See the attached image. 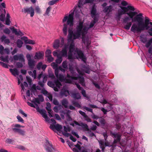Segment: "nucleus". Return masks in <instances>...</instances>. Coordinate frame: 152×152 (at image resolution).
I'll return each mask as SVG.
<instances>
[{
  "label": "nucleus",
  "instance_id": "obj_14",
  "mask_svg": "<svg viewBox=\"0 0 152 152\" xmlns=\"http://www.w3.org/2000/svg\"><path fill=\"white\" fill-rule=\"evenodd\" d=\"M129 20H130V18L127 16L125 17L123 19V22L124 23H127L124 26V28L127 30H129L132 25V23L131 22L127 23V22Z\"/></svg>",
  "mask_w": 152,
  "mask_h": 152
},
{
  "label": "nucleus",
  "instance_id": "obj_13",
  "mask_svg": "<svg viewBox=\"0 0 152 152\" xmlns=\"http://www.w3.org/2000/svg\"><path fill=\"white\" fill-rule=\"evenodd\" d=\"M96 8L97 6L95 4H93L91 8V15L92 18H97L96 17L97 14Z\"/></svg>",
  "mask_w": 152,
  "mask_h": 152
},
{
  "label": "nucleus",
  "instance_id": "obj_18",
  "mask_svg": "<svg viewBox=\"0 0 152 152\" xmlns=\"http://www.w3.org/2000/svg\"><path fill=\"white\" fill-rule=\"evenodd\" d=\"M67 88L66 87H64L61 90L60 92V95L62 96H67L68 95H69Z\"/></svg>",
  "mask_w": 152,
  "mask_h": 152
},
{
  "label": "nucleus",
  "instance_id": "obj_40",
  "mask_svg": "<svg viewBox=\"0 0 152 152\" xmlns=\"http://www.w3.org/2000/svg\"><path fill=\"white\" fill-rule=\"evenodd\" d=\"M152 43V38L149 40L146 44L145 46L147 48H148Z\"/></svg>",
  "mask_w": 152,
  "mask_h": 152
},
{
  "label": "nucleus",
  "instance_id": "obj_53",
  "mask_svg": "<svg viewBox=\"0 0 152 152\" xmlns=\"http://www.w3.org/2000/svg\"><path fill=\"white\" fill-rule=\"evenodd\" d=\"M86 150V149H79V150L77 149L74 148L73 149V151L74 152H82L83 150Z\"/></svg>",
  "mask_w": 152,
  "mask_h": 152
},
{
  "label": "nucleus",
  "instance_id": "obj_59",
  "mask_svg": "<svg viewBox=\"0 0 152 152\" xmlns=\"http://www.w3.org/2000/svg\"><path fill=\"white\" fill-rule=\"evenodd\" d=\"M4 48L2 45L0 46V54L3 55L4 54Z\"/></svg>",
  "mask_w": 152,
  "mask_h": 152
},
{
  "label": "nucleus",
  "instance_id": "obj_11",
  "mask_svg": "<svg viewBox=\"0 0 152 152\" xmlns=\"http://www.w3.org/2000/svg\"><path fill=\"white\" fill-rule=\"evenodd\" d=\"M47 152H54L56 150L54 148L52 144L48 140H46V143L45 147Z\"/></svg>",
  "mask_w": 152,
  "mask_h": 152
},
{
  "label": "nucleus",
  "instance_id": "obj_7",
  "mask_svg": "<svg viewBox=\"0 0 152 152\" xmlns=\"http://www.w3.org/2000/svg\"><path fill=\"white\" fill-rule=\"evenodd\" d=\"M24 126L20 125L18 124H15L12 125V131L18 133L22 136L25 135V132L20 129L21 127L23 128Z\"/></svg>",
  "mask_w": 152,
  "mask_h": 152
},
{
  "label": "nucleus",
  "instance_id": "obj_62",
  "mask_svg": "<svg viewBox=\"0 0 152 152\" xmlns=\"http://www.w3.org/2000/svg\"><path fill=\"white\" fill-rule=\"evenodd\" d=\"M70 139L74 142H75L76 141V139L72 135L70 134L69 135Z\"/></svg>",
  "mask_w": 152,
  "mask_h": 152
},
{
  "label": "nucleus",
  "instance_id": "obj_20",
  "mask_svg": "<svg viewBox=\"0 0 152 152\" xmlns=\"http://www.w3.org/2000/svg\"><path fill=\"white\" fill-rule=\"evenodd\" d=\"M64 132H62L63 135L66 137H69L70 134L69 133H67L68 132H69L70 131L71 129L69 127H66L65 126H64Z\"/></svg>",
  "mask_w": 152,
  "mask_h": 152
},
{
  "label": "nucleus",
  "instance_id": "obj_19",
  "mask_svg": "<svg viewBox=\"0 0 152 152\" xmlns=\"http://www.w3.org/2000/svg\"><path fill=\"white\" fill-rule=\"evenodd\" d=\"M69 95L75 99H79L81 97L80 94L79 93H76L72 92H70Z\"/></svg>",
  "mask_w": 152,
  "mask_h": 152
},
{
  "label": "nucleus",
  "instance_id": "obj_49",
  "mask_svg": "<svg viewBox=\"0 0 152 152\" xmlns=\"http://www.w3.org/2000/svg\"><path fill=\"white\" fill-rule=\"evenodd\" d=\"M84 118L85 120L87 121L88 122H91V119L89 118L86 115L84 117Z\"/></svg>",
  "mask_w": 152,
  "mask_h": 152
},
{
  "label": "nucleus",
  "instance_id": "obj_56",
  "mask_svg": "<svg viewBox=\"0 0 152 152\" xmlns=\"http://www.w3.org/2000/svg\"><path fill=\"white\" fill-rule=\"evenodd\" d=\"M51 52L50 50H47L45 53L46 54V56H50L51 55Z\"/></svg>",
  "mask_w": 152,
  "mask_h": 152
},
{
  "label": "nucleus",
  "instance_id": "obj_58",
  "mask_svg": "<svg viewBox=\"0 0 152 152\" xmlns=\"http://www.w3.org/2000/svg\"><path fill=\"white\" fill-rule=\"evenodd\" d=\"M53 103L54 104L57 105H58L59 103V102L56 99H53Z\"/></svg>",
  "mask_w": 152,
  "mask_h": 152
},
{
  "label": "nucleus",
  "instance_id": "obj_38",
  "mask_svg": "<svg viewBox=\"0 0 152 152\" xmlns=\"http://www.w3.org/2000/svg\"><path fill=\"white\" fill-rule=\"evenodd\" d=\"M72 104L76 107L79 108H80L81 107L80 105L77 102L73 101H72Z\"/></svg>",
  "mask_w": 152,
  "mask_h": 152
},
{
  "label": "nucleus",
  "instance_id": "obj_43",
  "mask_svg": "<svg viewBox=\"0 0 152 152\" xmlns=\"http://www.w3.org/2000/svg\"><path fill=\"white\" fill-rule=\"evenodd\" d=\"M17 118L18 120V122H21L22 123H24V121L23 118L19 115H18L17 116Z\"/></svg>",
  "mask_w": 152,
  "mask_h": 152
},
{
  "label": "nucleus",
  "instance_id": "obj_47",
  "mask_svg": "<svg viewBox=\"0 0 152 152\" xmlns=\"http://www.w3.org/2000/svg\"><path fill=\"white\" fill-rule=\"evenodd\" d=\"M48 85L49 86H50L52 88L54 87L55 86V84L51 81H49L48 82Z\"/></svg>",
  "mask_w": 152,
  "mask_h": 152
},
{
  "label": "nucleus",
  "instance_id": "obj_2",
  "mask_svg": "<svg viewBox=\"0 0 152 152\" xmlns=\"http://www.w3.org/2000/svg\"><path fill=\"white\" fill-rule=\"evenodd\" d=\"M59 70L63 72H65V70L61 66H59L58 69H56L55 70V75L56 77L61 81L67 83H72L74 80H77L79 81L80 83L83 86L85 85L84 78L83 76V75L85 72L89 73L90 72L89 69L87 68L82 69L81 71L77 69V71L79 75H77V76H73L72 75L70 76L68 74H67L66 77L65 76L61 74H58Z\"/></svg>",
  "mask_w": 152,
  "mask_h": 152
},
{
  "label": "nucleus",
  "instance_id": "obj_27",
  "mask_svg": "<svg viewBox=\"0 0 152 152\" xmlns=\"http://www.w3.org/2000/svg\"><path fill=\"white\" fill-rule=\"evenodd\" d=\"M61 103L62 105L64 106L65 108H67L68 102L66 99H63L61 101Z\"/></svg>",
  "mask_w": 152,
  "mask_h": 152
},
{
  "label": "nucleus",
  "instance_id": "obj_33",
  "mask_svg": "<svg viewBox=\"0 0 152 152\" xmlns=\"http://www.w3.org/2000/svg\"><path fill=\"white\" fill-rule=\"evenodd\" d=\"M24 42L26 44H30L34 45L35 43V41L30 39H25L24 40Z\"/></svg>",
  "mask_w": 152,
  "mask_h": 152
},
{
  "label": "nucleus",
  "instance_id": "obj_42",
  "mask_svg": "<svg viewBox=\"0 0 152 152\" xmlns=\"http://www.w3.org/2000/svg\"><path fill=\"white\" fill-rule=\"evenodd\" d=\"M55 84L56 87L58 88H60L62 86V85L60 82L58 81H56L55 82Z\"/></svg>",
  "mask_w": 152,
  "mask_h": 152
},
{
  "label": "nucleus",
  "instance_id": "obj_45",
  "mask_svg": "<svg viewBox=\"0 0 152 152\" xmlns=\"http://www.w3.org/2000/svg\"><path fill=\"white\" fill-rule=\"evenodd\" d=\"M47 106L46 107V110H47V111L49 110H51V105L50 104L49 102H48L47 103Z\"/></svg>",
  "mask_w": 152,
  "mask_h": 152
},
{
  "label": "nucleus",
  "instance_id": "obj_36",
  "mask_svg": "<svg viewBox=\"0 0 152 152\" xmlns=\"http://www.w3.org/2000/svg\"><path fill=\"white\" fill-rule=\"evenodd\" d=\"M51 7L49 6L48 8L47 9L46 12L45 14H44V16L45 15H48L49 16V13L50 12V11L51 10Z\"/></svg>",
  "mask_w": 152,
  "mask_h": 152
},
{
  "label": "nucleus",
  "instance_id": "obj_52",
  "mask_svg": "<svg viewBox=\"0 0 152 152\" xmlns=\"http://www.w3.org/2000/svg\"><path fill=\"white\" fill-rule=\"evenodd\" d=\"M51 66H52L53 68L54 69H58L57 68L58 66V65L57 64L54 62H53L51 64Z\"/></svg>",
  "mask_w": 152,
  "mask_h": 152
},
{
  "label": "nucleus",
  "instance_id": "obj_3",
  "mask_svg": "<svg viewBox=\"0 0 152 152\" xmlns=\"http://www.w3.org/2000/svg\"><path fill=\"white\" fill-rule=\"evenodd\" d=\"M150 24L152 26V22H150L149 19L147 17L145 18V23L142 24L138 25L136 23L133 24L131 28V31L134 33L141 32L145 30H148L150 28Z\"/></svg>",
  "mask_w": 152,
  "mask_h": 152
},
{
  "label": "nucleus",
  "instance_id": "obj_26",
  "mask_svg": "<svg viewBox=\"0 0 152 152\" xmlns=\"http://www.w3.org/2000/svg\"><path fill=\"white\" fill-rule=\"evenodd\" d=\"M10 71L12 75L15 76L18 75H19V72L16 68L14 69H10Z\"/></svg>",
  "mask_w": 152,
  "mask_h": 152
},
{
  "label": "nucleus",
  "instance_id": "obj_29",
  "mask_svg": "<svg viewBox=\"0 0 152 152\" xmlns=\"http://www.w3.org/2000/svg\"><path fill=\"white\" fill-rule=\"evenodd\" d=\"M99 144H100V148L102 149V151H103L105 148V146H107L106 143L104 144V142L102 140L99 141Z\"/></svg>",
  "mask_w": 152,
  "mask_h": 152
},
{
  "label": "nucleus",
  "instance_id": "obj_50",
  "mask_svg": "<svg viewBox=\"0 0 152 152\" xmlns=\"http://www.w3.org/2000/svg\"><path fill=\"white\" fill-rule=\"evenodd\" d=\"M53 53L54 56H57V57H58V56H60L61 55V52L59 53H58L57 52L54 51L53 52Z\"/></svg>",
  "mask_w": 152,
  "mask_h": 152
},
{
  "label": "nucleus",
  "instance_id": "obj_12",
  "mask_svg": "<svg viewBox=\"0 0 152 152\" xmlns=\"http://www.w3.org/2000/svg\"><path fill=\"white\" fill-rule=\"evenodd\" d=\"M22 11L24 12V13L30 14L31 17H33L34 14V9L32 7L24 8L22 10Z\"/></svg>",
  "mask_w": 152,
  "mask_h": 152
},
{
  "label": "nucleus",
  "instance_id": "obj_6",
  "mask_svg": "<svg viewBox=\"0 0 152 152\" xmlns=\"http://www.w3.org/2000/svg\"><path fill=\"white\" fill-rule=\"evenodd\" d=\"M69 47L68 45H64L63 50L61 52V55L58 56L57 59L56 60V62L57 64H60L62 62L63 59L62 56L66 57L67 56V49Z\"/></svg>",
  "mask_w": 152,
  "mask_h": 152
},
{
  "label": "nucleus",
  "instance_id": "obj_5",
  "mask_svg": "<svg viewBox=\"0 0 152 152\" xmlns=\"http://www.w3.org/2000/svg\"><path fill=\"white\" fill-rule=\"evenodd\" d=\"M114 5V4H113L112 5H110L107 6V3L105 2L101 5L102 7L103 12L105 13L106 15L109 16L112 13V12L115 10L113 6Z\"/></svg>",
  "mask_w": 152,
  "mask_h": 152
},
{
  "label": "nucleus",
  "instance_id": "obj_37",
  "mask_svg": "<svg viewBox=\"0 0 152 152\" xmlns=\"http://www.w3.org/2000/svg\"><path fill=\"white\" fill-rule=\"evenodd\" d=\"M55 129L58 131H60L62 128V126L58 124H57L55 125Z\"/></svg>",
  "mask_w": 152,
  "mask_h": 152
},
{
  "label": "nucleus",
  "instance_id": "obj_1",
  "mask_svg": "<svg viewBox=\"0 0 152 152\" xmlns=\"http://www.w3.org/2000/svg\"><path fill=\"white\" fill-rule=\"evenodd\" d=\"M74 12L69 14L68 16H65L62 20L63 23V31L65 35L67 34V28L69 29L68 34V42H71L69 47L68 58L73 60L75 57L80 58L84 62H86V58L83 52L78 48H75L74 41L73 39H78L82 37L83 42L86 46L87 49L91 44V41L88 38H85L86 35L87 33L89 28L93 27L97 21V18H93V20L91 21L89 27L84 25L83 22L80 21L77 24L75 28L73 31L72 28L73 25Z\"/></svg>",
  "mask_w": 152,
  "mask_h": 152
},
{
  "label": "nucleus",
  "instance_id": "obj_22",
  "mask_svg": "<svg viewBox=\"0 0 152 152\" xmlns=\"http://www.w3.org/2000/svg\"><path fill=\"white\" fill-rule=\"evenodd\" d=\"M43 56V53L40 52L36 53L34 56V58L35 59H42Z\"/></svg>",
  "mask_w": 152,
  "mask_h": 152
},
{
  "label": "nucleus",
  "instance_id": "obj_44",
  "mask_svg": "<svg viewBox=\"0 0 152 152\" xmlns=\"http://www.w3.org/2000/svg\"><path fill=\"white\" fill-rule=\"evenodd\" d=\"M59 0H53L50 1L48 2V4L50 5H53L56 3Z\"/></svg>",
  "mask_w": 152,
  "mask_h": 152
},
{
  "label": "nucleus",
  "instance_id": "obj_51",
  "mask_svg": "<svg viewBox=\"0 0 152 152\" xmlns=\"http://www.w3.org/2000/svg\"><path fill=\"white\" fill-rule=\"evenodd\" d=\"M7 57L4 58L3 56H1L0 57V60L3 61H6L7 60Z\"/></svg>",
  "mask_w": 152,
  "mask_h": 152
},
{
  "label": "nucleus",
  "instance_id": "obj_63",
  "mask_svg": "<svg viewBox=\"0 0 152 152\" xmlns=\"http://www.w3.org/2000/svg\"><path fill=\"white\" fill-rule=\"evenodd\" d=\"M0 64L2 66L5 68H8V65L2 62H0Z\"/></svg>",
  "mask_w": 152,
  "mask_h": 152
},
{
  "label": "nucleus",
  "instance_id": "obj_24",
  "mask_svg": "<svg viewBox=\"0 0 152 152\" xmlns=\"http://www.w3.org/2000/svg\"><path fill=\"white\" fill-rule=\"evenodd\" d=\"M1 41L2 42H4L5 44H8L10 43L9 39L7 38L4 35L2 36L0 38Z\"/></svg>",
  "mask_w": 152,
  "mask_h": 152
},
{
  "label": "nucleus",
  "instance_id": "obj_48",
  "mask_svg": "<svg viewBox=\"0 0 152 152\" xmlns=\"http://www.w3.org/2000/svg\"><path fill=\"white\" fill-rule=\"evenodd\" d=\"M35 10L36 12L38 14H40L41 13V11L39 7L37 6L35 7Z\"/></svg>",
  "mask_w": 152,
  "mask_h": 152
},
{
  "label": "nucleus",
  "instance_id": "obj_55",
  "mask_svg": "<svg viewBox=\"0 0 152 152\" xmlns=\"http://www.w3.org/2000/svg\"><path fill=\"white\" fill-rule=\"evenodd\" d=\"M41 93L46 96H47L49 94L47 91L44 89L42 90Z\"/></svg>",
  "mask_w": 152,
  "mask_h": 152
},
{
  "label": "nucleus",
  "instance_id": "obj_8",
  "mask_svg": "<svg viewBox=\"0 0 152 152\" xmlns=\"http://www.w3.org/2000/svg\"><path fill=\"white\" fill-rule=\"evenodd\" d=\"M68 65H69V69L70 72L71 73L73 76H77L75 74V73L74 72L73 70V65L72 63L70 64L68 63V62L66 61H64L62 63V67L65 69H67L68 68Z\"/></svg>",
  "mask_w": 152,
  "mask_h": 152
},
{
  "label": "nucleus",
  "instance_id": "obj_30",
  "mask_svg": "<svg viewBox=\"0 0 152 152\" xmlns=\"http://www.w3.org/2000/svg\"><path fill=\"white\" fill-rule=\"evenodd\" d=\"M80 126L84 129L86 131H89L90 130L88 128V126L86 124L83 123H81Z\"/></svg>",
  "mask_w": 152,
  "mask_h": 152
},
{
  "label": "nucleus",
  "instance_id": "obj_31",
  "mask_svg": "<svg viewBox=\"0 0 152 152\" xmlns=\"http://www.w3.org/2000/svg\"><path fill=\"white\" fill-rule=\"evenodd\" d=\"M28 64L29 66L31 68L34 67V61L33 59L28 61Z\"/></svg>",
  "mask_w": 152,
  "mask_h": 152
},
{
  "label": "nucleus",
  "instance_id": "obj_17",
  "mask_svg": "<svg viewBox=\"0 0 152 152\" xmlns=\"http://www.w3.org/2000/svg\"><path fill=\"white\" fill-rule=\"evenodd\" d=\"M37 108V111L41 114L43 118H44L46 121H48V118L47 115L46 114V111L45 110L40 109L39 108H38V107Z\"/></svg>",
  "mask_w": 152,
  "mask_h": 152
},
{
  "label": "nucleus",
  "instance_id": "obj_39",
  "mask_svg": "<svg viewBox=\"0 0 152 152\" xmlns=\"http://www.w3.org/2000/svg\"><path fill=\"white\" fill-rule=\"evenodd\" d=\"M32 102H33L34 104H40V101L38 98H35L32 101Z\"/></svg>",
  "mask_w": 152,
  "mask_h": 152
},
{
  "label": "nucleus",
  "instance_id": "obj_35",
  "mask_svg": "<svg viewBox=\"0 0 152 152\" xmlns=\"http://www.w3.org/2000/svg\"><path fill=\"white\" fill-rule=\"evenodd\" d=\"M23 42L20 39H18L17 41V46L19 48H20L23 44Z\"/></svg>",
  "mask_w": 152,
  "mask_h": 152
},
{
  "label": "nucleus",
  "instance_id": "obj_16",
  "mask_svg": "<svg viewBox=\"0 0 152 152\" xmlns=\"http://www.w3.org/2000/svg\"><path fill=\"white\" fill-rule=\"evenodd\" d=\"M143 20V16L142 14V13H139L137 15L135 18L134 20L132 19V21L134 22L135 21H137L139 24H142L140 23Z\"/></svg>",
  "mask_w": 152,
  "mask_h": 152
},
{
  "label": "nucleus",
  "instance_id": "obj_21",
  "mask_svg": "<svg viewBox=\"0 0 152 152\" xmlns=\"http://www.w3.org/2000/svg\"><path fill=\"white\" fill-rule=\"evenodd\" d=\"M13 58L15 60H19L20 61H24L23 56L22 54H19L15 55L13 56Z\"/></svg>",
  "mask_w": 152,
  "mask_h": 152
},
{
  "label": "nucleus",
  "instance_id": "obj_23",
  "mask_svg": "<svg viewBox=\"0 0 152 152\" xmlns=\"http://www.w3.org/2000/svg\"><path fill=\"white\" fill-rule=\"evenodd\" d=\"M77 87L80 90H81V93L83 96L86 97H87V96L86 95L85 91L83 89V88L81 87L77 83L75 84Z\"/></svg>",
  "mask_w": 152,
  "mask_h": 152
},
{
  "label": "nucleus",
  "instance_id": "obj_61",
  "mask_svg": "<svg viewBox=\"0 0 152 152\" xmlns=\"http://www.w3.org/2000/svg\"><path fill=\"white\" fill-rule=\"evenodd\" d=\"M121 0L122 1L121 2V4L122 6H127L128 5V3L126 1L123 0Z\"/></svg>",
  "mask_w": 152,
  "mask_h": 152
},
{
  "label": "nucleus",
  "instance_id": "obj_32",
  "mask_svg": "<svg viewBox=\"0 0 152 152\" xmlns=\"http://www.w3.org/2000/svg\"><path fill=\"white\" fill-rule=\"evenodd\" d=\"M29 74L32 77H34V78L36 77V71L34 70L33 72L31 71L28 72Z\"/></svg>",
  "mask_w": 152,
  "mask_h": 152
},
{
  "label": "nucleus",
  "instance_id": "obj_41",
  "mask_svg": "<svg viewBox=\"0 0 152 152\" xmlns=\"http://www.w3.org/2000/svg\"><path fill=\"white\" fill-rule=\"evenodd\" d=\"M47 58V61L49 62H51L53 60V58L52 56L51 55L48 56H46Z\"/></svg>",
  "mask_w": 152,
  "mask_h": 152
},
{
  "label": "nucleus",
  "instance_id": "obj_28",
  "mask_svg": "<svg viewBox=\"0 0 152 152\" xmlns=\"http://www.w3.org/2000/svg\"><path fill=\"white\" fill-rule=\"evenodd\" d=\"M59 46V40L57 39L56 40L53 44V47L55 49L58 48Z\"/></svg>",
  "mask_w": 152,
  "mask_h": 152
},
{
  "label": "nucleus",
  "instance_id": "obj_25",
  "mask_svg": "<svg viewBox=\"0 0 152 152\" xmlns=\"http://www.w3.org/2000/svg\"><path fill=\"white\" fill-rule=\"evenodd\" d=\"M11 29L13 32L15 33V34L17 35L22 36L23 35V33H22L20 30L17 31V29L15 28L14 27L11 28Z\"/></svg>",
  "mask_w": 152,
  "mask_h": 152
},
{
  "label": "nucleus",
  "instance_id": "obj_54",
  "mask_svg": "<svg viewBox=\"0 0 152 152\" xmlns=\"http://www.w3.org/2000/svg\"><path fill=\"white\" fill-rule=\"evenodd\" d=\"M5 17V15L1 14L0 16V20L4 21V18Z\"/></svg>",
  "mask_w": 152,
  "mask_h": 152
},
{
  "label": "nucleus",
  "instance_id": "obj_60",
  "mask_svg": "<svg viewBox=\"0 0 152 152\" xmlns=\"http://www.w3.org/2000/svg\"><path fill=\"white\" fill-rule=\"evenodd\" d=\"M4 32L5 34H9L10 32V31L8 28H6L4 30Z\"/></svg>",
  "mask_w": 152,
  "mask_h": 152
},
{
  "label": "nucleus",
  "instance_id": "obj_46",
  "mask_svg": "<svg viewBox=\"0 0 152 152\" xmlns=\"http://www.w3.org/2000/svg\"><path fill=\"white\" fill-rule=\"evenodd\" d=\"M24 86H25L26 87H28V85L27 83L26 82H24L23 83V84H21V87L22 88V89L23 91H24Z\"/></svg>",
  "mask_w": 152,
  "mask_h": 152
},
{
  "label": "nucleus",
  "instance_id": "obj_9",
  "mask_svg": "<svg viewBox=\"0 0 152 152\" xmlns=\"http://www.w3.org/2000/svg\"><path fill=\"white\" fill-rule=\"evenodd\" d=\"M60 112L61 113V116L63 119H64V115H65L66 118L68 121H72V119L70 115V114L71 113L70 111L66 110L64 111H61Z\"/></svg>",
  "mask_w": 152,
  "mask_h": 152
},
{
  "label": "nucleus",
  "instance_id": "obj_15",
  "mask_svg": "<svg viewBox=\"0 0 152 152\" xmlns=\"http://www.w3.org/2000/svg\"><path fill=\"white\" fill-rule=\"evenodd\" d=\"M111 134L113 137L114 138H116V139H114V140L113 142V144L120 142V137H121V135L120 134L118 133L111 132Z\"/></svg>",
  "mask_w": 152,
  "mask_h": 152
},
{
  "label": "nucleus",
  "instance_id": "obj_10",
  "mask_svg": "<svg viewBox=\"0 0 152 152\" xmlns=\"http://www.w3.org/2000/svg\"><path fill=\"white\" fill-rule=\"evenodd\" d=\"M80 0L79 1L78 7L80 8L82 7L84 4L87 3H90L91 4H94L98 3L99 1L96 0Z\"/></svg>",
  "mask_w": 152,
  "mask_h": 152
},
{
  "label": "nucleus",
  "instance_id": "obj_57",
  "mask_svg": "<svg viewBox=\"0 0 152 152\" xmlns=\"http://www.w3.org/2000/svg\"><path fill=\"white\" fill-rule=\"evenodd\" d=\"M83 108L84 109L86 110L87 111L90 112L92 113H93V110L92 109L89 108L88 107H84Z\"/></svg>",
  "mask_w": 152,
  "mask_h": 152
},
{
  "label": "nucleus",
  "instance_id": "obj_64",
  "mask_svg": "<svg viewBox=\"0 0 152 152\" xmlns=\"http://www.w3.org/2000/svg\"><path fill=\"white\" fill-rule=\"evenodd\" d=\"M19 113H21L22 115H23L25 117H26L27 116V115L22 110H19Z\"/></svg>",
  "mask_w": 152,
  "mask_h": 152
},
{
  "label": "nucleus",
  "instance_id": "obj_34",
  "mask_svg": "<svg viewBox=\"0 0 152 152\" xmlns=\"http://www.w3.org/2000/svg\"><path fill=\"white\" fill-rule=\"evenodd\" d=\"M27 103L28 105L29 106L32 107H33L34 108H36V110H37V108L38 107V108H39L38 105L37 104H34L32 103H31V102H28Z\"/></svg>",
  "mask_w": 152,
  "mask_h": 152
},
{
  "label": "nucleus",
  "instance_id": "obj_4",
  "mask_svg": "<svg viewBox=\"0 0 152 152\" xmlns=\"http://www.w3.org/2000/svg\"><path fill=\"white\" fill-rule=\"evenodd\" d=\"M120 9L118 10V13L116 15V18L118 21H119L121 18V16L124 14H126L129 16L132 19L133 17L137 14L136 12H127L129 10L134 11L135 9L134 8L131 6H128L127 7L120 6Z\"/></svg>",
  "mask_w": 152,
  "mask_h": 152
}]
</instances>
